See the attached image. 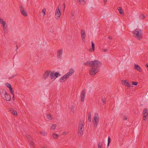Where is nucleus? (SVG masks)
I'll use <instances>...</instances> for the list:
<instances>
[{"mask_svg":"<svg viewBox=\"0 0 148 148\" xmlns=\"http://www.w3.org/2000/svg\"><path fill=\"white\" fill-rule=\"evenodd\" d=\"M40 134L43 136H46L47 134V133L45 132L41 131L40 132Z\"/></svg>","mask_w":148,"mask_h":148,"instance_id":"29","label":"nucleus"},{"mask_svg":"<svg viewBox=\"0 0 148 148\" xmlns=\"http://www.w3.org/2000/svg\"><path fill=\"white\" fill-rule=\"evenodd\" d=\"M69 78L68 75L66 74L61 77L60 79V81L61 82H63L65 81Z\"/></svg>","mask_w":148,"mask_h":148,"instance_id":"10","label":"nucleus"},{"mask_svg":"<svg viewBox=\"0 0 148 148\" xmlns=\"http://www.w3.org/2000/svg\"><path fill=\"white\" fill-rule=\"evenodd\" d=\"M16 49H18V47L17 46L16 47Z\"/></svg>","mask_w":148,"mask_h":148,"instance_id":"54","label":"nucleus"},{"mask_svg":"<svg viewBox=\"0 0 148 148\" xmlns=\"http://www.w3.org/2000/svg\"><path fill=\"white\" fill-rule=\"evenodd\" d=\"M145 18V16L144 14L141 15L140 16V19H143Z\"/></svg>","mask_w":148,"mask_h":148,"instance_id":"33","label":"nucleus"},{"mask_svg":"<svg viewBox=\"0 0 148 148\" xmlns=\"http://www.w3.org/2000/svg\"><path fill=\"white\" fill-rule=\"evenodd\" d=\"M74 107H73V106H72L71 108V110L72 111H73L74 110Z\"/></svg>","mask_w":148,"mask_h":148,"instance_id":"41","label":"nucleus"},{"mask_svg":"<svg viewBox=\"0 0 148 148\" xmlns=\"http://www.w3.org/2000/svg\"><path fill=\"white\" fill-rule=\"evenodd\" d=\"M86 94V91L85 89H83L81 92L80 94L81 100L82 102H83L84 101V99Z\"/></svg>","mask_w":148,"mask_h":148,"instance_id":"6","label":"nucleus"},{"mask_svg":"<svg viewBox=\"0 0 148 148\" xmlns=\"http://www.w3.org/2000/svg\"><path fill=\"white\" fill-rule=\"evenodd\" d=\"M12 98H13V99L14 100V94H13V97H12Z\"/></svg>","mask_w":148,"mask_h":148,"instance_id":"48","label":"nucleus"},{"mask_svg":"<svg viewBox=\"0 0 148 148\" xmlns=\"http://www.w3.org/2000/svg\"><path fill=\"white\" fill-rule=\"evenodd\" d=\"M3 31H4V32L5 33H6V31H6V29H5V31H4V30H3Z\"/></svg>","mask_w":148,"mask_h":148,"instance_id":"47","label":"nucleus"},{"mask_svg":"<svg viewBox=\"0 0 148 148\" xmlns=\"http://www.w3.org/2000/svg\"><path fill=\"white\" fill-rule=\"evenodd\" d=\"M134 68L136 70L139 71L140 72H141L142 71V70L141 69L138 65L134 64Z\"/></svg>","mask_w":148,"mask_h":148,"instance_id":"15","label":"nucleus"},{"mask_svg":"<svg viewBox=\"0 0 148 148\" xmlns=\"http://www.w3.org/2000/svg\"><path fill=\"white\" fill-rule=\"evenodd\" d=\"M9 90L10 91V93L13 95V94H14V92L12 90V87L10 88H9Z\"/></svg>","mask_w":148,"mask_h":148,"instance_id":"34","label":"nucleus"},{"mask_svg":"<svg viewBox=\"0 0 148 148\" xmlns=\"http://www.w3.org/2000/svg\"><path fill=\"white\" fill-rule=\"evenodd\" d=\"M5 85L6 86H7L9 88H10L12 87L11 84L8 83H6L5 84Z\"/></svg>","mask_w":148,"mask_h":148,"instance_id":"32","label":"nucleus"},{"mask_svg":"<svg viewBox=\"0 0 148 148\" xmlns=\"http://www.w3.org/2000/svg\"><path fill=\"white\" fill-rule=\"evenodd\" d=\"M84 130V123L82 122L80 123L78 125V136L80 137L83 135Z\"/></svg>","mask_w":148,"mask_h":148,"instance_id":"2","label":"nucleus"},{"mask_svg":"<svg viewBox=\"0 0 148 148\" xmlns=\"http://www.w3.org/2000/svg\"><path fill=\"white\" fill-rule=\"evenodd\" d=\"M5 21H2V23H1V24H2V25H3V30L4 31H5Z\"/></svg>","mask_w":148,"mask_h":148,"instance_id":"31","label":"nucleus"},{"mask_svg":"<svg viewBox=\"0 0 148 148\" xmlns=\"http://www.w3.org/2000/svg\"><path fill=\"white\" fill-rule=\"evenodd\" d=\"M3 21V19L1 18L0 17V23L1 24V23H2V21Z\"/></svg>","mask_w":148,"mask_h":148,"instance_id":"42","label":"nucleus"},{"mask_svg":"<svg viewBox=\"0 0 148 148\" xmlns=\"http://www.w3.org/2000/svg\"><path fill=\"white\" fill-rule=\"evenodd\" d=\"M77 3H79L82 5L86 3L85 1H78Z\"/></svg>","mask_w":148,"mask_h":148,"instance_id":"25","label":"nucleus"},{"mask_svg":"<svg viewBox=\"0 0 148 148\" xmlns=\"http://www.w3.org/2000/svg\"><path fill=\"white\" fill-rule=\"evenodd\" d=\"M147 108H145L143 110V115H145L147 116Z\"/></svg>","mask_w":148,"mask_h":148,"instance_id":"23","label":"nucleus"},{"mask_svg":"<svg viewBox=\"0 0 148 148\" xmlns=\"http://www.w3.org/2000/svg\"><path fill=\"white\" fill-rule=\"evenodd\" d=\"M16 75H14H14H12V76H11L10 77V78H9V79H11V78H13V77H14Z\"/></svg>","mask_w":148,"mask_h":148,"instance_id":"40","label":"nucleus"},{"mask_svg":"<svg viewBox=\"0 0 148 148\" xmlns=\"http://www.w3.org/2000/svg\"><path fill=\"white\" fill-rule=\"evenodd\" d=\"M63 5L64 6V8H65V3H64L63 4Z\"/></svg>","mask_w":148,"mask_h":148,"instance_id":"51","label":"nucleus"},{"mask_svg":"<svg viewBox=\"0 0 148 148\" xmlns=\"http://www.w3.org/2000/svg\"><path fill=\"white\" fill-rule=\"evenodd\" d=\"M7 92L5 90L2 88L0 89V94L1 95L3 96Z\"/></svg>","mask_w":148,"mask_h":148,"instance_id":"17","label":"nucleus"},{"mask_svg":"<svg viewBox=\"0 0 148 148\" xmlns=\"http://www.w3.org/2000/svg\"><path fill=\"white\" fill-rule=\"evenodd\" d=\"M56 126L57 125L56 124H53L51 126V129L52 130H53L55 129Z\"/></svg>","mask_w":148,"mask_h":148,"instance_id":"26","label":"nucleus"},{"mask_svg":"<svg viewBox=\"0 0 148 148\" xmlns=\"http://www.w3.org/2000/svg\"><path fill=\"white\" fill-rule=\"evenodd\" d=\"M63 53V50L61 49L59 50L57 53V57L58 59H60L61 58Z\"/></svg>","mask_w":148,"mask_h":148,"instance_id":"8","label":"nucleus"},{"mask_svg":"<svg viewBox=\"0 0 148 148\" xmlns=\"http://www.w3.org/2000/svg\"><path fill=\"white\" fill-rule=\"evenodd\" d=\"M118 10L119 12V13L121 14L123 13V11L121 8L120 7H119L118 8Z\"/></svg>","mask_w":148,"mask_h":148,"instance_id":"28","label":"nucleus"},{"mask_svg":"<svg viewBox=\"0 0 148 148\" xmlns=\"http://www.w3.org/2000/svg\"><path fill=\"white\" fill-rule=\"evenodd\" d=\"M113 48H114V49H115V47H114H114H113Z\"/></svg>","mask_w":148,"mask_h":148,"instance_id":"53","label":"nucleus"},{"mask_svg":"<svg viewBox=\"0 0 148 148\" xmlns=\"http://www.w3.org/2000/svg\"><path fill=\"white\" fill-rule=\"evenodd\" d=\"M102 101L104 104L106 103V101L104 99H102Z\"/></svg>","mask_w":148,"mask_h":148,"instance_id":"37","label":"nucleus"},{"mask_svg":"<svg viewBox=\"0 0 148 148\" xmlns=\"http://www.w3.org/2000/svg\"><path fill=\"white\" fill-rule=\"evenodd\" d=\"M94 126L96 127L98 124H96V123H94Z\"/></svg>","mask_w":148,"mask_h":148,"instance_id":"43","label":"nucleus"},{"mask_svg":"<svg viewBox=\"0 0 148 148\" xmlns=\"http://www.w3.org/2000/svg\"><path fill=\"white\" fill-rule=\"evenodd\" d=\"M59 76H60L59 73L53 71L50 73V77L51 79H55Z\"/></svg>","mask_w":148,"mask_h":148,"instance_id":"4","label":"nucleus"},{"mask_svg":"<svg viewBox=\"0 0 148 148\" xmlns=\"http://www.w3.org/2000/svg\"><path fill=\"white\" fill-rule=\"evenodd\" d=\"M146 66L148 67V63H147L146 65Z\"/></svg>","mask_w":148,"mask_h":148,"instance_id":"50","label":"nucleus"},{"mask_svg":"<svg viewBox=\"0 0 148 148\" xmlns=\"http://www.w3.org/2000/svg\"><path fill=\"white\" fill-rule=\"evenodd\" d=\"M26 136L30 145L31 146H34V143L32 138L29 136V135L28 134H26Z\"/></svg>","mask_w":148,"mask_h":148,"instance_id":"7","label":"nucleus"},{"mask_svg":"<svg viewBox=\"0 0 148 148\" xmlns=\"http://www.w3.org/2000/svg\"><path fill=\"white\" fill-rule=\"evenodd\" d=\"M81 37H82V40H84L86 37V34L85 33L84 31L82 29L81 31Z\"/></svg>","mask_w":148,"mask_h":148,"instance_id":"16","label":"nucleus"},{"mask_svg":"<svg viewBox=\"0 0 148 148\" xmlns=\"http://www.w3.org/2000/svg\"><path fill=\"white\" fill-rule=\"evenodd\" d=\"M49 74L50 72L49 71H46L43 75V78L45 79L49 77Z\"/></svg>","mask_w":148,"mask_h":148,"instance_id":"12","label":"nucleus"},{"mask_svg":"<svg viewBox=\"0 0 148 148\" xmlns=\"http://www.w3.org/2000/svg\"><path fill=\"white\" fill-rule=\"evenodd\" d=\"M46 10L45 8H44L42 10V12L44 13V16L46 14Z\"/></svg>","mask_w":148,"mask_h":148,"instance_id":"35","label":"nucleus"},{"mask_svg":"<svg viewBox=\"0 0 148 148\" xmlns=\"http://www.w3.org/2000/svg\"><path fill=\"white\" fill-rule=\"evenodd\" d=\"M74 70L73 69H71L69 71V72L67 73L66 75H67L69 77L71 75L73 74L74 73Z\"/></svg>","mask_w":148,"mask_h":148,"instance_id":"14","label":"nucleus"},{"mask_svg":"<svg viewBox=\"0 0 148 148\" xmlns=\"http://www.w3.org/2000/svg\"><path fill=\"white\" fill-rule=\"evenodd\" d=\"M47 118L49 120H51L53 119V118L52 117L51 115L50 114H47L46 115Z\"/></svg>","mask_w":148,"mask_h":148,"instance_id":"24","label":"nucleus"},{"mask_svg":"<svg viewBox=\"0 0 148 148\" xmlns=\"http://www.w3.org/2000/svg\"><path fill=\"white\" fill-rule=\"evenodd\" d=\"M99 115L97 112L95 114V116L94 118V121L95 123H96V124H98L99 122Z\"/></svg>","mask_w":148,"mask_h":148,"instance_id":"11","label":"nucleus"},{"mask_svg":"<svg viewBox=\"0 0 148 148\" xmlns=\"http://www.w3.org/2000/svg\"><path fill=\"white\" fill-rule=\"evenodd\" d=\"M111 142L110 138V136L108 137V143L107 144V146L108 147L109 145L110 144Z\"/></svg>","mask_w":148,"mask_h":148,"instance_id":"30","label":"nucleus"},{"mask_svg":"<svg viewBox=\"0 0 148 148\" xmlns=\"http://www.w3.org/2000/svg\"><path fill=\"white\" fill-rule=\"evenodd\" d=\"M133 33L135 35V36H136L139 40L141 38L142 32V30L140 29H135Z\"/></svg>","mask_w":148,"mask_h":148,"instance_id":"3","label":"nucleus"},{"mask_svg":"<svg viewBox=\"0 0 148 148\" xmlns=\"http://www.w3.org/2000/svg\"><path fill=\"white\" fill-rule=\"evenodd\" d=\"M58 9L56 10L55 16L56 17V16H57L58 17H60L61 15L60 11L58 7Z\"/></svg>","mask_w":148,"mask_h":148,"instance_id":"13","label":"nucleus"},{"mask_svg":"<svg viewBox=\"0 0 148 148\" xmlns=\"http://www.w3.org/2000/svg\"><path fill=\"white\" fill-rule=\"evenodd\" d=\"M105 3H106V1H107V0L106 1H104Z\"/></svg>","mask_w":148,"mask_h":148,"instance_id":"52","label":"nucleus"},{"mask_svg":"<svg viewBox=\"0 0 148 148\" xmlns=\"http://www.w3.org/2000/svg\"><path fill=\"white\" fill-rule=\"evenodd\" d=\"M102 144L100 142H99L98 143V148H102Z\"/></svg>","mask_w":148,"mask_h":148,"instance_id":"27","label":"nucleus"},{"mask_svg":"<svg viewBox=\"0 0 148 148\" xmlns=\"http://www.w3.org/2000/svg\"><path fill=\"white\" fill-rule=\"evenodd\" d=\"M103 50L105 52H106L107 51V49H103Z\"/></svg>","mask_w":148,"mask_h":148,"instance_id":"46","label":"nucleus"},{"mask_svg":"<svg viewBox=\"0 0 148 148\" xmlns=\"http://www.w3.org/2000/svg\"><path fill=\"white\" fill-rule=\"evenodd\" d=\"M71 15H72V16H74V14L73 13H72Z\"/></svg>","mask_w":148,"mask_h":148,"instance_id":"49","label":"nucleus"},{"mask_svg":"<svg viewBox=\"0 0 148 148\" xmlns=\"http://www.w3.org/2000/svg\"><path fill=\"white\" fill-rule=\"evenodd\" d=\"M91 113L90 112H89L88 114V121L89 122L91 121Z\"/></svg>","mask_w":148,"mask_h":148,"instance_id":"21","label":"nucleus"},{"mask_svg":"<svg viewBox=\"0 0 148 148\" xmlns=\"http://www.w3.org/2000/svg\"><path fill=\"white\" fill-rule=\"evenodd\" d=\"M52 136L55 139H56L59 137L58 135L55 133H53L52 135Z\"/></svg>","mask_w":148,"mask_h":148,"instance_id":"19","label":"nucleus"},{"mask_svg":"<svg viewBox=\"0 0 148 148\" xmlns=\"http://www.w3.org/2000/svg\"><path fill=\"white\" fill-rule=\"evenodd\" d=\"M20 9L22 15L24 16H27V12L25 9L24 8L22 4H20Z\"/></svg>","mask_w":148,"mask_h":148,"instance_id":"5","label":"nucleus"},{"mask_svg":"<svg viewBox=\"0 0 148 148\" xmlns=\"http://www.w3.org/2000/svg\"><path fill=\"white\" fill-rule=\"evenodd\" d=\"M147 116L144 115L143 116V120L145 121L146 120V119Z\"/></svg>","mask_w":148,"mask_h":148,"instance_id":"39","label":"nucleus"},{"mask_svg":"<svg viewBox=\"0 0 148 148\" xmlns=\"http://www.w3.org/2000/svg\"><path fill=\"white\" fill-rule=\"evenodd\" d=\"M10 111L11 113L15 115H17V113L16 111L14 110L13 109H11L10 110Z\"/></svg>","mask_w":148,"mask_h":148,"instance_id":"22","label":"nucleus"},{"mask_svg":"<svg viewBox=\"0 0 148 148\" xmlns=\"http://www.w3.org/2000/svg\"><path fill=\"white\" fill-rule=\"evenodd\" d=\"M84 64L88 65L91 68L89 71V74L92 75H94L98 72L99 68L101 65V62L98 60H95L91 61H87L84 63Z\"/></svg>","mask_w":148,"mask_h":148,"instance_id":"1","label":"nucleus"},{"mask_svg":"<svg viewBox=\"0 0 148 148\" xmlns=\"http://www.w3.org/2000/svg\"><path fill=\"white\" fill-rule=\"evenodd\" d=\"M67 134V133H66V132H63V133H62V134H63V135H65V134Z\"/></svg>","mask_w":148,"mask_h":148,"instance_id":"44","label":"nucleus"},{"mask_svg":"<svg viewBox=\"0 0 148 148\" xmlns=\"http://www.w3.org/2000/svg\"><path fill=\"white\" fill-rule=\"evenodd\" d=\"M91 44H92V48L91 49H90L89 50V51L90 52H93L95 50V44L92 41L91 42Z\"/></svg>","mask_w":148,"mask_h":148,"instance_id":"18","label":"nucleus"},{"mask_svg":"<svg viewBox=\"0 0 148 148\" xmlns=\"http://www.w3.org/2000/svg\"><path fill=\"white\" fill-rule=\"evenodd\" d=\"M108 38L110 39H112V37H111V36H109L108 37Z\"/></svg>","mask_w":148,"mask_h":148,"instance_id":"45","label":"nucleus"},{"mask_svg":"<svg viewBox=\"0 0 148 148\" xmlns=\"http://www.w3.org/2000/svg\"><path fill=\"white\" fill-rule=\"evenodd\" d=\"M3 96V99L7 101H9L11 99L10 96V95L7 93H6Z\"/></svg>","mask_w":148,"mask_h":148,"instance_id":"9","label":"nucleus"},{"mask_svg":"<svg viewBox=\"0 0 148 148\" xmlns=\"http://www.w3.org/2000/svg\"><path fill=\"white\" fill-rule=\"evenodd\" d=\"M124 85L125 86H126L127 87H129L131 85H130V83H129L128 82H127L126 80H125L124 81Z\"/></svg>","mask_w":148,"mask_h":148,"instance_id":"20","label":"nucleus"},{"mask_svg":"<svg viewBox=\"0 0 148 148\" xmlns=\"http://www.w3.org/2000/svg\"><path fill=\"white\" fill-rule=\"evenodd\" d=\"M123 120H126L127 119V117L126 116H123Z\"/></svg>","mask_w":148,"mask_h":148,"instance_id":"38","label":"nucleus"},{"mask_svg":"<svg viewBox=\"0 0 148 148\" xmlns=\"http://www.w3.org/2000/svg\"><path fill=\"white\" fill-rule=\"evenodd\" d=\"M132 85H137L138 84V83L136 82H132Z\"/></svg>","mask_w":148,"mask_h":148,"instance_id":"36","label":"nucleus"}]
</instances>
